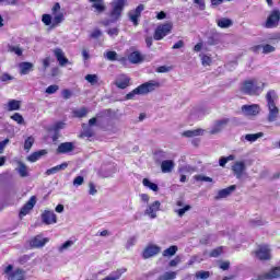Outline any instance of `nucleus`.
I'll return each mask as SVG.
<instances>
[{
  "label": "nucleus",
  "mask_w": 280,
  "mask_h": 280,
  "mask_svg": "<svg viewBox=\"0 0 280 280\" xmlns=\"http://www.w3.org/2000/svg\"><path fill=\"white\" fill-rule=\"evenodd\" d=\"M137 244V236H131L126 244V248L130 249L132 248V246H135Z\"/></svg>",
  "instance_id": "obj_52"
},
{
  "label": "nucleus",
  "mask_w": 280,
  "mask_h": 280,
  "mask_svg": "<svg viewBox=\"0 0 280 280\" xmlns=\"http://www.w3.org/2000/svg\"><path fill=\"white\" fill-rule=\"evenodd\" d=\"M65 128V122H56L52 127V130H55V132H58V130H62Z\"/></svg>",
  "instance_id": "obj_61"
},
{
  "label": "nucleus",
  "mask_w": 280,
  "mask_h": 280,
  "mask_svg": "<svg viewBox=\"0 0 280 280\" xmlns=\"http://www.w3.org/2000/svg\"><path fill=\"white\" fill-rule=\"evenodd\" d=\"M94 135L95 133L93 132V129H91V128H86L82 132V136L88 137V139H91V137H94Z\"/></svg>",
  "instance_id": "obj_55"
},
{
  "label": "nucleus",
  "mask_w": 280,
  "mask_h": 280,
  "mask_svg": "<svg viewBox=\"0 0 280 280\" xmlns=\"http://www.w3.org/2000/svg\"><path fill=\"white\" fill-rule=\"evenodd\" d=\"M89 194L90 196H95L97 194V189L95 188V184L90 182L89 183Z\"/></svg>",
  "instance_id": "obj_56"
},
{
  "label": "nucleus",
  "mask_w": 280,
  "mask_h": 280,
  "mask_svg": "<svg viewBox=\"0 0 280 280\" xmlns=\"http://www.w3.org/2000/svg\"><path fill=\"white\" fill-rule=\"evenodd\" d=\"M143 10H145V7L143 4H139L136 10L129 11V21H131L135 26L139 25V18L141 16V12Z\"/></svg>",
  "instance_id": "obj_12"
},
{
  "label": "nucleus",
  "mask_w": 280,
  "mask_h": 280,
  "mask_svg": "<svg viewBox=\"0 0 280 280\" xmlns=\"http://www.w3.org/2000/svg\"><path fill=\"white\" fill-rule=\"evenodd\" d=\"M7 106L9 112L21 110V101L10 100Z\"/></svg>",
  "instance_id": "obj_35"
},
{
  "label": "nucleus",
  "mask_w": 280,
  "mask_h": 280,
  "mask_svg": "<svg viewBox=\"0 0 280 280\" xmlns=\"http://www.w3.org/2000/svg\"><path fill=\"white\" fill-rule=\"evenodd\" d=\"M65 21V14L58 13L55 14V18L52 19V27H56V25H60Z\"/></svg>",
  "instance_id": "obj_42"
},
{
  "label": "nucleus",
  "mask_w": 280,
  "mask_h": 280,
  "mask_svg": "<svg viewBox=\"0 0 280 280\" xmlns=\"http://www.w3.org/2000/svg\"><path fill=\"white\" fill-rule=\"evenodd\" d=\"M9 51L15 54L16 56H23V49H21L19 46H9Z\"/></svg>",
  "instance_id": "obj_50"
},
{
  "label": "nucleus",
  "mask_w": 280,
  "mask_h": 280,
  "mask_svg": "<svg viewBox=\"0 0 280 280\" xmlns=\"http://www.w3.org/2000/svg\"><path fill=\"white\" fill-rule=\"evenodd\" d=\"M58 89H60V86L54 84V85H49L47 89H46V93L47 95H54V93H56L58 91Z\"/></svg>",
  "instance_id": "obj_51"
},
{
  "label": "nucleus",
  "mask_w": 280,
  "mask_h": 280,
  "mask_svg": "<svg viewBox=\"0 0 280 280\" xmlns=\"http://www.w3.org/2000/svg\"><path fill=\"white\" fill-rule=\"evenodd\" d=\"M43 224L49 226V224H56L58 222V217L55 214L52 210H45L42 215Z\"/></svg>",
  "instance_id": "obj_11"
},
{
  "label": "nucleus",
  "mask_w": 280,
  "mask_h": 280,
  "mask_svg": "<svg viewBox=\"0 0 280 280\" xmlns=\"http://www.w3.org/2000/svg\"><path fill=\"white\" fill-rule=\"evenodd\" d=\"M160 209H161V201L156 200L145 209L144 215H149L151 220H154L156 219V212L160 211Z\"/></svg>",
  "instance_id": "obj_15"
},
{
  "label": "nucleus",
  "mask_w": 280,
  "mask_h": 280,
  "mask_svg": "<svg viewBox=\"0 0 280 280\" xmlns=\"http://www.w3.org/2000/svg\"><path fill=\"white\" fill-rule=\"evenodd\" d=\"M73 115L74 117L82 119V117H86V115H89V109H86V107H81L80 109L73 110Z\"/></svg>",
  "instance_id": "obj_39"
},
{
  "label": "nucleus",
  "mask_w": 280,
  "mask_h": 280,
  "mask_svg": "<svg viewBox=\"0 0 280 280\" xmlns=\"http://www.w3.org/2000/svg\"><path fill=\"white\" fill-rule=\"evenodd\" d=\"M218 27H221V30H229L233 25V20L229 18H222L217 20Z\"/></svg>",
  "instance_id": "obj_29"
},
{
  "label": "nucleus",
  "mask_w": 280,
  "mask_h": 280,
  "mask_svg": "<svg viewBox=\"0 0 280 280\" xmlns=\"http://www.w3.org/2000/svg\"><path fill=\"white\" fill-rule=\"evenodd\" d=\"M104 57L109 60L110 62H115V60H117V52L116 51H113V50H109L107 51Z\"/></svg>",
  "instance_id": "obj_46"
},
{
  "label": "nucleus",
  "mask_w": 280,
  "mask_h": 280,
  "mask_svg": "<svg viewBox=\"0 0 280 280\" xmlns=\"http://www.w3.org/2000/svg\"><path fill=\"white\" fill-rule=\"evenodd\" d=\"M194 3H196V5H199V10H205L206 5H205V0H194Z\"/></svg>",
  "instance_id": "obj_63"
},
{
  "label": "nucleus",
  "mask_w": 280,
  "mask_h": 280,
  "mask_svg": "<svg viewBox=\"0 0 280 280\" xmlns=\"http://www.w3.org/2000/svg\"><path fill=\"white\" fill-rule=\"evenodd\" d=\"M176 206L182 207V209L175 210V213H177V215L179 218H183V215H185V213H187V211L191 210V206H189V205L185 206V201H183V200H177Z\"/></svg>",
  "instance_id": "obj_25"
},
{
  "label": "nucleus",
  "mask_w": 280,
  "mask_h": 280,
  "mask_svg": "<svg viewBox=\"0 0 280 280\" xmlns=\"http://www.w3.org/2000/svg\"><path fill=\"white\" fill-rule=\"evenodd\" d=\"M128 5V0H114L112 2V11L109 12V20H104L102 25L108 27L110 23H117L121 19V12H124V8Z\"/></svg>",
  "instance_id": "obj_4"
},
{
  "label": "nucleus",
  "mask_w": 280,
  "mask_h": 280,
  "mask_svg": "<svg viewBox=\"0 0 280 280\" xmlns=\"http://www.w3.org/2000/svg\"><path fill=\"white\" fill-rule=\"evenodd\" d=\"M74 187H80V185H84V177L83 176H77L73 179Z\"/></svg>",
  "instance_id": "obj_54"
},
{
  "label": "nucleus",
  "mask_w": 280,
  "mask_h": 280,
  "mask_svg": "<svg viewBox=\"0 0 280 280\" xmlns=\"http://www.w3.org/2000/svg\"><path fill=\"white\" fill-rule=\"evenodd\" d=\"M93 3L92 8H94L98 14L102 12H106V4H104V0H90Z\"/></svg>",
  "instance_id": "obj_33"
},
{
  "label": "nucleus",
  "mask_w": 280,
  "mask_h": 280,
  "mask_svg": "<svg viewBox=\"0 0 280 280\" xmlns=\"http://www.w3.org/2000/svg\"><path fill=\"white\" fill-rule=\"evenodd\" d=\"M195 180H198L201 183H213V178L205 175H195Z\"/></svg>",
  "instance_id": "obj_45"
},
{
  "label": "nucleus",
  "mask_w": 280,
  "mask_h": 280,
  "mask_svg": "<svg viewBox=\"0 0 280 280\" xmlns=\"http://www.w3.org/2000/svg\"><path fill=\"white\" fill-rule=\"evenodd\" d=\"M159 253H161V247L159 245L150 244L143 249L142 258L150 259L152 257H156Z\"/></svg>",
  "instance_id": "obj_10"
},
{
  "label": "nucleus",
  "mask_w": 280,
  "mask_h": 280,
  "mask_svg": "<svg viewBox=\"0 0 280 280\" xmlns=\"http://www.w3.org/2000/svg\"><path fill=\"white\" fill-rule=\"evenodd\" d=\"M19 68L21 75H27L31 71H34V63L24 61L19 65Z\"/></svg>",
  "instance_id": "obj_24"
},
{
  "label": "nucleus",
  "mask_w": 280,
  "mask_h": 280,
  "mask_svg": "<svg viewBox=\"0 0 280 280\" xmlns=\"http://www.w3.org/2000/svg\"><path fill=\"white\" fill-rule=\"evenodd\" d=\"M34 207H36V196H32L30 200L22 207L19 214L20 218H25V215H27V213H30Z\"/></svg>",
  "instance_id": "obj_13"
},
{
  "label": "nucleus",
  "mask_w": 280,
  "mask_h": 280,
  "mask_svg": "<svg viewBox=\"0 0 280 280\" xmlns=\"http://www.w3.org/2000/svg\"><path fill=\"white\" fill-rule=\"evenodd\" d=\"M241 110L245 117H257L259 115L261 108L257 104L253 105H243Z\"/></svg>",
  "instance_id": "obj_9"
},
{
  "label": "nucleus",
  "mask_w": 280,
  "mask_h": 280,
  "mask_svg": "<svg viewBox=\"0 0 280 280\" xmlns=\"http://www.w3.org/2000/svg\"><path fill=\"white\" fill-rule=\"evenodd\" d=\"M229 125V118L217 120L210 130V135H218L224 130V127Z\"/></svg>",
  "instance_id": "obj_16"
},
{
  "label": "nucleus",
  "mask_w": 280,
  "mask_h": 280,
  "mask_svg": "<svg viewBox=\"0 0 280 280\" xmlns=\"http://www.w3.org/2000/svg\"><path fill=\"white\" fill-rule=\"evenodd\" d=\"M262 279L272 280L280 279V267H272L268 272L262 275Z\"/></svg>",
  "instance_id": "obj_21"
},
{
  "label": "nucleus",
  "mask_w": 280,
  "mask_h": 280,
  "mask_svg": "<svg viewBox=\"0 0 280 280\" xmlns=\"http://www.w3.org/2000/svg\"><path fill=\"white\" fill-rule=\"evenodd\" d=\"M108 36H119V30L117 27L107 30Z\"/></svg>",
  "instance_id": "obj_59"
},
{
  "label": "nucleus",
  "mask_w": 280,
  "mask_h": 280,
  "mask_svg": "<svg viewBox=\"0 0 280 280\" xmlns=\"http://www.w3.org/2000/svg\"><path fill=\"white\" fill-rule=\"evenodd\" d=\"M202 67H211L213 60L208 55H200Z\"/></svg>",
  "instance_id": "obj_43"
},
{
  "label": "nucleus",
  "mask_w": 280,
  "mask_h": 280,
  "mask_svg": "<svg viewBox=\"0 0 280 280\" xmlns=\"http://www.w3.org/2000/svg\"><path fill=\"white\" fill-rule=\"evenodd\" d=\"M47 242H49V238H43V236L37 235L33 240H31L30 244L32 248H43V246H45Z\"/></svg>",
  "instance_id": "obj_19"
},
{
  "label": "nucleus",
  "mask_w": 280,
  "mask_h": 280,
  "mask_svg": "<svg viewBox=\"0 0 280 280\" xmlns=\"http://www.w3.org/2000/svg\"><path fill=\"white\" fill-rule=\"evenodd\" d=\"M73 246V241H67L61 246H59L58 250L59 253H65V250H69Z\"/></svg>",
  "instance_id": "obj_44"
},
{
  "label": "nucleus",
  "mask_w": 280,
  "mask_h": 280,
  "mask_svg": "<svg viewBox=\"0 0 280 280\" xmlns=\"http://www.w3.org/2000/svg\"><path fill=\"white\" fill-rule=\"evenodd\" d=\"M32 145H34V137H28L24 142V150L30 152V150H32Z\"/></svg>",
  "instance_id": "obj_48"
},
{
  "label": "nucleus",
  "mask_w": 280,
  "mask_h": 280,
  "mask_svg": "<svg viewBox=\"0 0 280 280\" xmlns=\"http://www.w3.org/2000/svg\"><path fill=\"white\" fill-rule=\"evenodd\" d=\"M142 185L144 187H148V189H151V191H159V185H156L155 183L150 182V179H148V178L142 179Z\"/></svg>",
  "instance_id": "obj_36"
},
{
  "label": "nucleus",
  "mask_w": 280,
  "mask_h": 280,
  "mask_svg": "<svg viewBox=\"0 0 280 280\" xmlns=\"http://www.w3.org/2000/svg\"><path fill=\"white\" fill-rule=\"evenodd\" d=\"M18 172H19V174L22 178H25L28 175L27 174V166L22 162L19 163Z\"/></svg>",
  "instance_id": "obj_41"
},
{
  "label": "nucleus",
  "mask_w": 280,
  "mask_h": 280,
  "mask_svg": "<svg viewBox=\"0 0 280 280\" xmlns=\"http://www.w3.org/2000/svg\"><path fill=\"white\" fill-rule=\"evenodd\" d=\"M128 60L131 65H139V62H143V57L141 56V52L133 51L129 55Z\"/></svg>",
  "instance_id": "obj_32"
},
{
  "label": "nucleus",
  "mask_w": 280,
  "mask_h": 280,
  "mask_svg": "<svg viewBox=\"0 0 280 280\" xmlns=\"http://www.w3.org/2000/svg\"><path fill=\"white\" fill-rule=\"evenodd\" d=\"M61 95H62L63 100H71V95H73V93H71L70 90H63L61 92Z\"/></svg>",
  "instance_id": "obj_60"
},
{
  "label": "nucleus",
  "mask_w": 280,
  "mask_h": 280,
  "mask_svg": "<svg viewBox=\"0 0 280 280\" xmlns=\"http://www.w3.org/2000/svg\"><path fill=\"white\" fill-rule=\"evenodd\" d=\"M264 137V132H257V133H247L245 136H242L241 141H248L249 143H255L257 139H261Z\"/></svg>",
  "instance_id": "obj_27"
},
{
  "label": "nucleus",
  "mask_w": 280,
  "mask_h": 280,
  "mask_svg": "<svg viewBox=\"0 0 280 280\" xmlns=\"http://www.w3.org/2000/svg\"><path fill=\"white\" fill-rule=\"evenodd\" d=\"M54 55L59 62L60 67H65V65H69V59L65 57V52L60 48H56L54 50Z\"/></svg>",
  "instance_id": "obj_20"
},
{
  "label": "nucleus",
  "mask_w": 280,
  "mask_h": 280,
  "mask_svg": "<svg viewBox=\"0 0 280 280\" xmlns=\"http://www.w3.org/2000/svg\"><path fill=\"white\" fill-rule=\"evenodd\" d=\"M45 154H47V150L45 149L36 151L27 158V161H30V163H36V161H38L42 156H45Z\"/></svg>",
  "instance_id": "obj_31"
},
{
  "label": "nucleus",
  "mask_w": 280,
  "mask_h": 280,
  "mask_svg": "<svg viewBox=\"0 0 280 280\" xmlns=\"http://www.w3.org/2000/svg\"><path fill=\"white\" fill-rule=\"evenodd\" d=\"M207 44L211 45V46L218 45V38L210 36V37H208Z\"/></svg>",
  "instance_id": "obj_62"
},
{
  "label": "nucleus",
  "mask_w": 280,
  "mask_h": 280,
  "mask_svg": "<svg viewBox=\"0 0 280 280\" xmlns=\"http://www.w3.org/2000/svg\"><path fill=\"white\" fill-rule=\"evenodd\" d=\"M178 253V246L172 245L168 248L163 250V257H174Z\"/></svg>",
  "instance_id": "obj_34"
},
{
  "label": "nucleus",
  "mask_w": 280,
  "mask_h": 280,
  "mask_svg": "<svg viewBox=\"0 0 280 280\" xmlns=\"http://www.w3.org/2000/svg\"><path fill=\"white\" fill-rule=\"evenodd\" d=\"M175 167L174 161L172 160H164L161 163V171L163 174H170L173 172Z\"/></svg>",
  "instance_id": "obj_23"
},
{
  "label": "nucleus",
  "mask_w": 280,
  "mask_h": 280,
  "mask_svg": "<svg viewBox=\"0 0 280 280\" xmlns=\"http://www.w3.org/2000/svg\"><path fill=\"white\" fill-rule=\"evenodd\" d=\"M42 21L46 25H51V15L49 14H44L42 18Z\"/></svg>",
  "instance_id": "obj_58"
},
{
  "label": "nucleus",
  "mask_w": 280,
  "mask_h": 280,
  "mask_svg": "<svg viewBox=\"0 0 280 280\" xmlns=\"http://www.w3.org/2000/svg\"><path fill=\"white\" fill-rule=\"evenodd\" d=\"M180 264V256H176L173 260L168 262L171 268H175L176 265Z\"/></svg>",
  "instance_id": "obj_57"
},
{
  "label": "nucleus",
  "mask_w": 280,
  "mask_h": 280,
  "mask_svg": "<svg viewBox=\"0 0 280 280\" xmlns=\"http://www.w3.org/2000/svg\"><path fill=\"white\" fill-rule=\"evenodd\" d=\"M174 28V23L166 22L164 24H160L153 34L154 40H163L165 36L172 34V30Z\"/></svg>",
  "instance_id": "obj_5"
},
{
  "label": "nucleus",
  "mask_w": 280,
  "mask_h": 280,
  "mask_svg": "<svg viewBox=\"0 0 280 280\" xmlns=\"http://www.w3.org/2000/svg\"><path fill=\"white\" fill-rule=\"evenodd\" d=\"M209 277H210V273H209V271H198L197 273H196V278L197 279H209Z\"/></svg>",
  "instance_id": "obj_53"
},
{
  "label": "nucleus",
  "mask_w": 280,
  "mask_h": 280,
  "mask_svg": "<svg viewBox=\"0 0 280 280\" xmlns=\"http://www.w3.org/2000/svg\"><path fill=\"white\" fill-rule=\"evenodd\" d=\"M13 268L14 267L12 265H9L4 269V272L8 275V280H25V271H23L22 269H16L12 271Z\"/></svg>",
  "instance_id": "obj_8"
},
{
  "label": "nucleus",
  "mask_w": 280,
  "mask_h": 280,
  "mask_svg": "<svg viewBox=\"0 0 280 280\" xmlns=\"http://www.w3.org/2000/svg\"><path fill=\"white\" fill-rule=\"evenodd\" d=\"M277 51V48L270 44L262 45V54H273Z\"/></svg>",
  "instance_id": "obj_47"
},
{
  "label": "nucleus",
  "mask_w": 280,
  "mask_h": 280,
  "mask_svg": "<svg viewBox=\"0 0 280 280\" xmlns=\"http://www.w3.org/2000/svg\"><path fill=\"white\" fill-rule=\"evenodd\" d=\"M127 270L128 269L126 268L117 269L116 271L112 272L109 276H107L103 280H119L121 279V275H124V272H127Z\"/></svg>",
  "instance_id": "obj_30"
},
{
  "label": "nucleus",
  "mask_w": 280,
  "mask_h": 280,
  "mask_svg": "<svg viewBox=\"0 0 280 280\" xmlns=\"http://www.w3.org/2000/svg\"><path fill=\"white\" fill-rule=\"evenodd\" d=\"M229 161H235V155L231 154L229 156L220 158L219 160L220 167H226V164L229 163Z\"/></svg>",
  "instance_id": "obj_38"
},
{
  "label": "nucleus",
  "mask_w": 280,
  "mask_h": 280,
  "mask_svg": "<svg viewBox=\"0 0 280 280\" xmlns=\"http://www.w3.org/2000/svg\"><path fill=\"white\" fill-rule=\"evenodd\" d=\"M232 172L236 178H242L244 176V172H246V163L244 161H237L232 166Z\"/></svg>",
  "instance_id": "obj_14"
},
{
  "label": "nucleus",
  "mask_w": 280,
  "mask_h": 280,
  "mask_svg": "<svg viewBox=\"0 0 280 280\" xmlns=\"http://www.w3.org/2000/svg\"><path fill=\"white\" fill-rule=\"evenodd\" d=\"M264 89H266L265 82H261L257 79H252L243 82L241 91L245 95H252L257 97L261 95V93H264Z\"/></svg>",
  "instance_id": "obj_2"
},
{
  "label": "nucleus",
  "mask_w": 280,
  "mask_h": 280,
  "mask_svg": "<svg viewBox=\"0 0 280 280\" xmlns=\"http://www.w3.org/2000/svg\"><path fill=\"white\" fill-rule=\"evenodd\" d=\"M85 80L92 86H95V84H97V82H100V77H97V74H88V75H85Z\"/></svg>",
  "instance_id": "obj_40"
},
{
  "label": "nucleus",
  "mask_w": 280,
  "mask_h": 280,
  "mask_svg": "<svg viewBox=\"0 0 280 280\" xmlns=\"http://www.w3.org/2000/svg\"><path fill=\"white\" fill-rule=\"evenodd\" d=\"M203 133H205L203 129L186 130L182 133V137H186L187 139H191L194 137H202Z\"/></svg>",
  "instance_id": "obj_28"
},
{
  "label": "nucleus",
  "mask_w": 280,
  "mask_h": 280,
  "mask_svg": "<svg viewBox=\"0 0 280 280\" xmlns=\"http://www.w3.org/2000/svg\"><path fill=\"white\" fill-rule=\"evenodd\" d=\"M176 279V271H166L158 278V280H174Z\"/></svg>",
  "instance_id": "obj_37"
},
{
  "label": "nucleus",
  "mask_w": 280,
  "mask_h": 280,
  "mask_svg": "<svg viewBox=\"0 0 280 280\" xmlns=\"http://www.w3.org/2000/svg\"><path fill=\"white\" fill-rule=\"evenodd\" d=\"M235 189H237V186L232 185L228 188L219 190L217 196L214 197V200H222L223 198H229V196H231V194H233V191H235Z\"/></svg>",
  "instance_id": "obj_18"
},
{
  "label": "nucleus",
  "mask_w": 280,
  "mask_h": 280,
  "mask_svg": "<svg viewBox=\"0 0 280 280\" xmlns=\"http://www.w3.org/2000/svg\"><path fill=\"white\" fill-rule=\"evenodd\" d=\"M115 86L117 89H128L130 86V78H128L126 74L120 75L116 81H115Z\"/></svg>",
  "instance_id": "obj_22"
},
{
  "label": "nucleus",
  "mask_w": 280,
  "mask_h": 280,
  "mask_svg": "<svg viewBox=\"0 0 280 280\" xmlns=\"http://www.w3.org/2000/svg\"><path fill=\"white\" fill-rule=\"evenodd\" d=\"M91 38H100V36H102V31L100 30H95L91 33Z\"/></svg>",
  "instance_id": "obj_64"
},
{
  "label": "nucleus",
  "mask_w": 280,
  "mask_h": 280,
  "mask_svg": "<svg viewBox=\"0 0 280 280\" xmlns=\"http://www.w3.org/2000/svg\"><path fill=\"white\" fill-rule=\"evenodd\" d=\"M265 100L267 102V121L269 124H272L279 119L280 109L277 106V100H279V95H277V92L275 90H269L265 96Z\"/></svg>",
  "instance_id": "obj_1"
},
{
  "label": "nucleus",
  "mask_w": 280,
  "mask_h": 280,
  "mask_svg": "<svg viewBox=\"0 0 280 280\" xmlns=\"http://www.w3.org/2000/svg\"><path fill=\"white\" fill-rule=\"evenodd\" d=\"M67 167H69V163L63 162L62 164L48 168L46 171V176H51V174H58V172H62L67 170Z\"/></svg>",
  "instance_id": "obj_26"
},
{
  "label": "nucleus",
  "mask_w": 280,
  "mask_h": 280,
  "mask_svg": "<svg viewBox=\"0 0 280 280\" xmlns=\"http://www.w3.org/2000/svg\"><path fill=\"white\" fill-rule=\"evenodd\" d=\"M255 255L260 261H270L272 259V254L268 245H260L255 252Z\"/></svg>",
  "instance_id": "obj_7"
},
{
  "label": "nucleus",
  "mask_w": 280,
  "mask_h": 280,
  "mask_svg": "<svg viewBox=\"0 0 280 280\" xmlns=\"http://www.w3.org/2000/svg\"><path fill=\"white\" fill-rule=\"evenodd\" d=\"M280 21V11L275 9L271 11L269 16L267 18V21L265 23V27L267 30H272V27H278Z\"/></svg>",
  "instance_id": "obj_6"
},
{
  "label": "nucleus",
  "mask_w": 280,
  "mask_h": 280,
  "mask_svg": "<svg viewBox=\"0 0 280 280\" xmlns=\"http://www.w3.org/2000/svg\"><path fill=\"white\" fill-rule=\"evenodd\" d=\"M11 119H13V121H16V124H25V119L23 118V116L19 113H15L11 116Z\"/></svg>",
  "instance_id": "obj_49"
},
{
  "label": "nucleus",
  "mask_w": 280,
  "mask_h": 280,
  "mask_svg": "<svg viewBox=\"0 0 280 280\" xmlns=\"http://www.w3.org/2000/svg\"><path fill=\"white\" fill-rule=\"evenodd\" d=\"M156 89H161V83L155 80H150L129 92L125 96V100H135L136 95H148V93H152V91H156Z\"/></svg>",
  "instance_id": "obj_3"
},
{
  "label": "nucleus",
  "mask_w": 280,
  "mask_h": 280,
  "mask_svg": "<svg viewBox=\"0 0 280 280\" xmlns=\"http://www.w3.org/2000/svg\"><path fill=\"white\" fill-rule=\"evenodd\" d=\"M75 150V144L73 142H62L57 148V154H69Z\"/></svg>",
  "instance_id": "obj_17"
}]
</instances>
